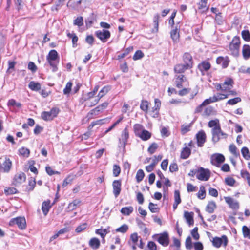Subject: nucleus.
<instances>
[{"label": "nucleus", "instance_id": "0e129e2a", "mask_svg": "<svg viewBox=\"0 0 250 250\" xmlns=\"http://www.w3.org/2000/svg\"><path fill=\"white\" fill-rule=\"evenodd\" d=\"M190 92V88H185L178 92V94L180 96H183L188 94Z\"/></svg>", "mask_w": 250, "mask_h": 250}, {"label": "nucleus", "instance_id": "7ed1b4c3", "mask_svg": "<svg viewBox=\"0 0 250 250\" xmlns=\"http://www.w3.org/2000/svg\"><path fill=\"white\" fill-rule=\"evenodd\" d=\"M240 44V38L237 36L234 37L229 44V49L234 56H238Z\"/></svg>", "mask_w": 250, "mask_h": 250}, {"label": "nucleus", "instance_id": "20e7f679", "mask_svg": "<svg viewBox=\"0 0 250 250\" xmlns=\"http://www.w3.org/2000/svg\"><path fill=\"white\" fill-rule=\"evenodd\" d=\"M59 112V109L57 107L52 108L50 111H43L41 114L42 118L46 121L52 120Z\"/></svg>", "mask_w": 250, "mask_h": 250}, {"label": "nucleus", "instance_id": "6e6d98bb", "mask_svg": "<svg viewBox=\"0 0 250 250\" xmlns=\"http://www.w3.org/2000/svg\"><path fill=\"white\" fill-rule=\"evenodd\" d=\"M214 96L210 97L208 99H207L202 103V105H207L212 103L216 102Z\"/></svg>", "mask_w": 250, "mask_h": 250}, {"label": "nucleus", "instance_id": "c9c22d12", "mask_svg": "<svg viewBox=\"0 0 250 250\" xmlns=\"http://www.w3.org/2000/svg\"><path fill=\"white\" fill-rule=\"evenodd\" d=\"M208 126L209 127L212 128V129L218 128L221 126L219 123V120L218 119L210 120L208 123Z\"/></svg>", "mask_w": 250, "mask_h": 250}, {"label": "nucleus", "instance_id": "680f3d73", "mask_svg": "<svg viewBox=\"0 0 250 250\" xmlns=\"http://www.w3.org/2000/svg\"><path fill=\"white\" fill-rule=\"evenodd\" d=\"M72 83L71 82H68L65 86V88L63 89V93L64 94H68L71 91Z\"/></svg>", "mask_w": 250, "mask_h": 250}, {"label": "nucleus", "instance_id": "7c9ffc66", "mask_svg": "<svg viewBox=\"0 0 250 250\" xmlns=\"http://www.w3.org/2000/svg\"><path fill=\"white\" fill-rule=\"evenodd\" d=\"M192 214V212L188 211H185L184 212V217L189 226L192 225L194 223Z\"/></svg>", "mask_w": 250, "mask_h": 250}, {"label": "nucleus", "instance_id": "f257e3e1", "mask_svg": "<svg viewBox=\"0 0 250 250\" xmlns=\"http://www.w3.org/2000/svg\"><path fill=\"white\" fill-rule=\"evenodd\" d=\"M46 60L49 65L53 68V71H56L57 66L59 62V57L55 50H51L46 56Z\"/></svg>", "mask_w": 250, "mask_h": 250}, {"label": "nucleus", "instance_id": "2f4dec72", "mask_svg": "<svg viewBox=\"0 0 250 250\" xmlns=\"http://www.w3.org/2000/svg\"><path fill=\"white\" fill-rule=\"evenodd\" d=\"M29 88L33 91H39L41 87V84L38 82L31 81L28 84Z\"/></svg>", "mask_w": 250, "mask_h": 250}, {"label": "nucleus", "instance_id": "cd10ccee", "mask_svg": "<svg viewBox=\"0 0 250 250\" xmlns=\"http://www.w3.org/2000/svg\"><path fill=\"white\" fill-rule=\"evenodd\" d=\"M89 245L93 249H97L100 246V241L97 238H92L89 240Z\"/></svg>", "mask_w": 250, "mask_h": 250}, {"label": "nucleus", "instance_id": "a878e982", "mask_svg": "<svg viewBox=\"0 0 250 250\" xmlns=\"http://www.w3.org/2000/svg\"><path fill=\"white\" fill-rule=\"evenodd\" d=\"M51 206L50 205V201L48 200L43 202L42 206V210L44 215H46L50 209Z\"/></svg>", "mask_w": 250, "mask_h": 250}, {"label": "nucleus", "instance_id": "b1692460", "mask_svg": "<svg viewBox=\"0 0 250 250\" xmlns=\"http://www.w3.org/2000/svg\"><path fill=\"white\" fill-rule=\"evenodd\" d=\"M103 110V108L99 105L88 112L87 115V117L88 119H91L93 118L94 116L98 115L99 113L102 112Z\"/></svg>", "mask_w": 250, "mask_h": 250}, {"label": "nucleus", "instance_id": "2eb2a0df", "mask_svg": "<svg viewBox=\"0 0 250 250\" xmlns=\"http://www.w3.org/2000/svg\"><path fill=\"white\" fill-rule=\"evenodd\" d=\"M196 138L198 146L199 147L203 146L206 139V135L205 132L203 130L200 131L196 134Z\"/></svg>", "mask_w": 250, "mask_h": 250}, {"label": "nucleus", "instance_id": "8fccbe9b", "mask_svg": "<svg viewBox=\"0 0 250 250\" xmlns=\"http://www.w3.org/2000/svg\"><path fill=\"white\" fill-rule=\"evenodd\" d=\"M158 147V145L156 143L151 144L148 148V152L150 154H153Z\"/></svg>", "mask_w": 250, "mask_h": 250}, {"label": "nucleus", "instance_id": "ea45409f", "mask_svg": "<svg viewBox=\"0 0 250 250\" xmlns=\"http://www.w3.org/2000/svg\"><path fill=\"white\" fill-rule=\"evenodd\" d=\"M213 96L215 97V99H216V102H217L219 101L227 98L229 96V94L218 93H217L216 95H213Z\"/></svg>", "mask_w": 250, "mask_h": 250}, {"label": "nucleus", "instance_id": "6e6552de", "mask_svg": "<svg viewBox=\"0 0 250 250\" xmlns=\"http://www.w3.org/2000/svg\"><path fill=\"white\" fill-rule=\"evenodd\" d=\"M228 242V238L226 235H223L221 238L215 237L212 241L213 246L216 248H219L222 245L226 247Z\"/></svg>", "mask_w": 250, "mask_h": 250}, {"label": "nucleus", "instance_id": "3c124183", "mask_svg": "<svg viewBox=\"0 0 250 250\" xmlns=\"http://www.w3.org/2000/svg\"><path fill=\"white\" fill-rule=\"evenodd\" d=\"M241 99L240 97H236L231 99L229 100L227 102V104L229 105H233L234 104H236L238 103L239 102H241Z\"/></svg>", "mask_w": 250, "mask_h": 250}, {"label": "nucleus", "instance_id": "c756f323", "mask_svg": "<svg viewBox=\"0 0 250 250\" xmlns=\"http://www.w3.org/2000/svg\"><path fill=\"white\" fill-rule=\"evenodd\" d=\"M242 54L244 58L247 60L250 58V46L248 45H244L243 47Z\"/></svg>", "mask_w": 250, "mask_h": 250}, {"label": "nucleus", "instance_id": "49530a36", "mask_svg": "<svg viewBox=\"0 0 250 250\" xmlns=\"http://www.w3.org/2000/svg\"><path fill=\"white\" fill-rule=\"evenodd\" d=\"M159 18H160V16L159 14H156L154 17L153 23H154V29H153V32H154V30H155V32H157L158 31Z\"/></svg>", "mask_w": 250, "mask_h": 250}, {"label": "nucleus", "instance_id": "bb28decb", "mask_svg": "<svg viewBox=\"0 0 250 250\" xmlns=\"http://www.w3.org/2000/svg\"><path fill=\"white\" fill-rule=\"evenodd\" d=\"M199 70L204 74V72L208 70L210 68V64L207 62H203L198 66Z\"/></svg>", "mask_w": 250, "mask_h": 250}, {"label": "nucleus", "instance_id": "dca6fc26", "mask_svg": "<svg viewBox=\"0 0 250 250\" xmlns=\"http://www.w3.org/2000/svg\"><path fill=\"white\" fill-rule=\"evenodd\" d=\"M129 137V133L127 128H125L122 131L121 137L120 139V143L124 148L125 147Z\"/></svg>", "mask_w": 250, "mask_h": 250}, {"label": "nucleus", "instance_id": "338daca9", "mask_svg": "<svg viewBox=\"0 0 250 250\" xmlns=\"http://www.w3.org/2000/svg\"><path fill=\"white\" fill-rule=\"evenodd\" d=\"M186 248L188 250H190L192 248V241L190 236L187 238L185 242Z\"/></svg>", "mask_w": 250, "mask_h": 250}, {"label": "nucleus", "instance_id": "e2e57ef3", "mask_svg": "<svg viewBox=\"0 0 250 250\" xmlns=\"http://www.w3.org/2000/svg\"><path fill=\"white\" fill-rule=\"evenodd\" d=\"M96 233L100 235L102 238H104L107 233V231L106 229H98L96 230Z\"/></svg>", "mask_w": 250, "mask_h": 250}, {"label": "nucleus", "instance_id": "69168bd1", "mask_svg": "<svg viewBox=\"0 0 250 250\" xmlns=\"http://www.w3.org/2000/svg\"><path fill=\"white\" fill-rule=\"evenodd\" d=\"M229 150L232 154L236 156L239 155V153L237 152V148L234 144H231L229 146Z\"/></svg>", "mask_w": 250, "mask_h": 250}, {"label": "nucleus", "instance_id": "5fc2aeb1", "mask_svg": "<svg viewBox=\"0 0 250 250\" xmlns=\"http://www.w3.org/2000/svg\"><path fill=\"white\" fill-rule=\"evenodd\" d=\"M148 208L151 212L153 213L157 212L159 211V208L157 207V204H154L151 202L149 203Z\"/></svg>", "mask_w": 250, "mask_h": 250}, {"label": "nucleus", "instance_id": "58836bf2", "mask_svg": "<svg viewBox=\"0 0 250 250\" xmlns=\"http://www.w3.org/2000/svg\"><path fill=\"white\" fill-rule=\"evenodd\" d=\"M133 129L134 133L137 136H138L140 133L144 130L143 125L139 124H135L133 126Z\"/></svg>", "mask_w": 250, "mask_h": 250}, {"label": "nucleus", "instance_id": "ddd939ff", "mask_svg": "<svg viewBox=\"0 0 250 250\" xmlns=\"http://www.w3.org/2000/svg\"><path fill=\"white\" fill-rule=\"evenodd\" d=\"M109 90V88L108 87L104 86L103 87L99 92L97 96L98 98L95 99L94 102L89 105V106L91 107L96 104L99 102V100L104 96L108 92Z\"/></svg>", "mask_w": 250, "mask_h": 250}, {"label": "nucleus", "instance_id": "37998d69", "mask_svg": "<svg viewBox=\"0 0 250 250\" xmlns=\"http://www.w3.org/2000/svg\"><path fill=\"white\" fill-rule=\"evenodd\" d=\"M81 1H68L67 6L72 9H76L78 6L80 4Z\"/></svg>", "mask_w": 250, "mask_h": 250}, {"label": "nucleus", "instance_id": "f8f14e48", "mask_svg": "<svg viewBox=\"0 0 250 250\" xmlns=\"http://www.w3.org/2000/svg\"><path fill=\"white\" fill-rule=\"evenodd\" d=\"M113 193L115 197H117L121 191V181L120 180H114L112 183Z\"/></svg>", "mask_w": 250, "mask_h": 250}, {"label": "nucleus", "instance_id": "4d7b16f0", "mask_svg": "<svg viewBox=\"0 0 250 250\" xmlns=\"http://www.w3.org/2000/svg\"><path fill=\"white\" fill-rule=\"evenodd\" d=\"M242 231L244 237H248L250 239V229L247 226H244L242 228Z\"/></svg>", "mask_w": 250, "mask_h": 250}, {"label": "nucleus", "instance_id": "f704fd0d", "mask_svg": "<svg viewBox=\"0 0 250 250\" xmlns=\"http://www.w3.org/2000/svg\"><path fill=\"white\" fill-rule=\"evenodd\" d=\"M216 208V205L213 201L209 202L207 205L206 210L209 213H212L214 212V209Z\"/></svg>", "mask_w": 250, "mask_h": 250}, {"label": "nucleus", "instance_id": "72a5a7b5", "mask_svg": "<svg viewBox=\"0 0 250 250\" xmlns=\"http://www.w3.org/2000/svg\"><path fill=\"white\" fill-rule=\"evenodd\" d=\"M190 154V149L186 146L183 149L181 153V158L183 159H187L189 156Z\"/></svg>", "mask_w": 250, "mask_h": 250}, {"label": "nucleus", "instance_id": "5701e85b", "mask_svg": "<svg viewBox=\"0 0 250 250\" xmlns=\"http://www.w3.org/2000/svg\"><path fill=\"white\" fill-rule=\"evenodd\" d=\"M190 68L184 64L178 63L175 65L174 71L176 73H183Z\"/></svg>", "mask_w": 250, "mask_h": 250}, {"label": "nucleus", "instance_id": "09e8293b", "mask_svg": "<svg viewBox=\"0 0 250 250\" xmlns=\"http://www.w3.org/2000/svg\"><path fill=\"white\" fill-rule=\"evenodd\" d=\"M197 196L200 199H204L205 198L206 191L204 186L200 187V190L197 194Z\"/></svg>", "mask_w": 250, "mask_h": 250}, {"label": "nucleus", "instance_id": "aec40b11", "mask_svg": "<svg viewBox=\"0 0 250 250\" xmlns=\"http://www.w3.org/2000/svg\"><path fill=\"white\" fill-rule=\"evenodd\" d=\"M71 230V228L70 227H66L64 228L61 229L60 230L57 231L56 233L54 234L52 237L50 238V241H52L54 239H56L60 235L65 234L68 232H69Z\"/></svg>", "mask_w": 250, "mask_h": 250}, {"label": "nucleus", "instance_id": "f3484780", "mask_svg": "<svg viewBox=\"0 0 250 250\" xmlns=\"http://www.w3.org/2000/svg\"><path fill=\"white\" fill-rule=\"evenodd\" d=\"M226 202L229 205V207L232 209H238L239 208V204L238 201L234 200L230 197H225Z\"/></svg>", "mask_w": 250, "mask_h": 250}, {"label": "nucleus", "instance_id": "774afa93", "mask_svg": "<svg viewBox=\"0 0 250 250\" xmlns=\"http://www.w3.org/2000/svg\"><path fill=\"white\" fill-rule=\"evenodd\" d=\"M225 183L227 185L233 186L235 183V180L232 177H227L225 179Z\"/></svg>", "mask_w": 250, "mask_h": 250}, {"label": "nucleus", "instance_id": "4c0bfd02", "mask_svg": "<svg viewBox=\"0 0 250 250\" xmlns=\"http://www.w3.org/2000/svg\"><path fill=\"white\" fill-rule=\"evenodd\" d=\"M171 37L174 42H177L179 37L178 29L176 27L172 29L170 32Z\"/></svg>", "mask_w": 250, "mask_h": 250}, {"label": "nucleus", "instance_id": "bf43d9fd", "mask_svg": "<svg viewBox=\"0 0 250 250\" xmlns=\"http://www.w3.org/2000/svg\"><path fill=\"white\" fill-rule=\"evenodd\" d=\"M242 37L246 41L250 40V34L248 30H243L242 31Z\"/></svg>", "mask_w": 250, "mask_h": 250}, {"label": "nucleus", "instance_id": "de8ad7c7", "mask_svg": "<svg viewBox=\"0 0 250 250\" xmlns=\"http://www.w3.org/2000/svg\"><path fill=\"white\" fill-rule=\"evenodd\" d=\"M20 154L26 157H28L30 154V150L24 147H22L19 150Z\"/></svg>", "mask_w": 250, "mask_h": 250}, {"label": "nucleus", "instance_id": "a19ab883", "mask_svg": "<svg viewBox=\"0 0 250 250\" xmlns=\"http://www.w3.org/2000/svg\"><path fill=\"white\" fill-rule=\"evenodd\" d=\"M145 174L142 169H139L137 171L136 175V181L138 183L142 181L144 177Z\"/></svg>", "mask_w": 250, "mask_h": 250}, {"label": "nucleus", "instance_id": "9d476101", "mask_svg": "<svg viewBox=\"0 0 250 250\" xmlns=\"http://www.w3.org/2000/svg\"><path fill=\"white\" fill-rule=\"evenodd\" d=\"M182 60L184 64L190 69L193 67L192 57L190 54L188 52L185 53L183 55Z\"/></svg>", "mask_w": 250, "mask_h": 250}, {"label": "nucleus", "instance_id": "423d86ee", "mask_svg": "<svg viewBox=\"0 0 250 250\" xmlns=\"http://www.w3.org/2000/svg\"><path fill=\"white\" fill-rule=\"evenodd\" d=\"M10 225L14 224L17 225L18 228L21 230L24 229L26 228V220L24 217H18L12 219L9 222Z\"/></svg>", "mask_w": 250, "mask_h": 250}, {"label": "nucleus", "instance_id": "603ef678", "mask_svg": "<svg viewBox=\"0 0 250 250\" xmlns=\"http://www.w3.org/2000/svg\"><path fill=\"white\" fill-rule=\"evenodd\" d=\"M67 35L69 38H72L73 46V47H75V44H76V43L78 40V37L74 33L71 34L70 33H68Z\"/></svg>", "mask_w": 250, "mask_h": 250}, {"label": "nucleus", "instance_id": "1a4fd4ad", "mask_svg": "<svg viewBox=\"0 0 250 250\" xmlns=\"http://www.w3.org/2000/svg\"><path fill=\"white\" fill-rule=\"evenodd\" d=\"M225 157L221 154H215L211 157V163L213 165L219 167L225 161Z\"/></svg>", "mask_w": 250, "mask_h": 250}, {"label": "nucleus", "instance_id": "a211bd4d", "mask_svg": "<svg viewBox=\"0 0 250 250\" xmlns=\"http://www.w3.org/2000/svg\"><path fill=\"white\" fill-rule=\"evenodd\" d=\"M12 167V162L9 158H5V161L1 165V170L3 172L8 173L11 169Z\"/></svg>", "mask_w": 250, "mask_h": 250}, {"label": "nucleus", "instance_id": "412c9836", "mask_svg": "<svg viewBox=\"0 0 250 250\" xmlns=\"http://www.w3.org/2000/svg\"><path fill=\"white\" fill-rule=\"evenodd\" d=\"M175 79L176 86L179 88H182L183 86L182 83L187 81L186 78L183 74L175 75Z\"/></svg>", "mask_w": 250, "mask_h": 250}, {"label": "nucleus", "instance_id": "9b49d317", "mask_svg": "<svg viewBox=\"0 0 250 250\" xmlns=\"http://www.w3.org/2000/svg\"><path fill=\"white\" fill-rule=\"evenodd\" d=\"M223 91L226 92L231 89L233 86L234 81L231 78H227L225 81L222 83Z\"/></svg>", "mask_w": 250, "mask_h": 250}, {"label": "nucleus", "instance_id": "c03bdc74", "mask_svg": "<svg viewBox=\"0 0 250 250\" xmlns=\"http://www.w3.org/2000/svg\"><path fill=\"white\" fill-rule=\"evenodd\" d=\"M128 229V226L126 224H123L120 227L117 228L115 229L116 232H121L122 233H125Z\"/></svg>", "mask_w": 250, "mask_h": 250}, {"label": "nucleus", "instance_id": "a18cd8bd", "mask_svg": "<svg viewBox=\"0 0 250 250\" xmlns=\"http://www.w3.org/2000/svg\"><path fill=\"white\" fill-rule=\"evenodd\" d=\"M149 103L146 100H143L140 104V108L145 112H147L148 108Z\"/></svg>", "mask_w": 250, "mask_h": 250}, {"label": "nucleus", "instance_id": "4468645a", "mask_svg": "<svg viewBox=\"0 0 250 250\" xmlns=\"http://www.w3.org/2000/svg\"><path fill=\"white\" fill-rule=\"evenodd\" d=\"M26 179V176L24 173L21 172L16 174L14 178L13 184L17 186L23 183Z\"/></svg>", "mask_w": 250, "mask_h": 250}, {"label": "nucleus", "instance_id": "f03ea898", "mask_svg": "<svg viewBox=\"0 0 250 250\" xmlns=\"http://www.w3.org/2000/svg\"><path fill=\"white\" fill-rule=\"evenodd\" d=\"M212 141L213 143L218 142L221 139H226L228 137V134L223 132L221 126L211 129Z\"/></svg>", "mask_w": 250, "mask_h": 250}, {"label": "nucleus", "instance_id": "393cba45", "mask_svg": "<svg viewBox=\"0 0 250 250\" xmlns=\"http://www.w3.org/2000/svg\"><path fill=\"white\" fill-rule=\"evenodd\" d=\"M155 105L152 108V111L154 113L153 117H157L159 115V110L160 108L161 103L159 99H155L154 100Z\"/></svg>", "mask_w": 250, "mask_h": 250}, {"label": "nucleus", "instance_id": "6ab92c4d", "mask_svg": "<svg viewBox=\"0 0 250 250\" xmlns=\"http://www.w3.org/2000/svg\"><path fill=\"white\" fill-rule=\"evenodd\" d=\"M157 241L163 246H167L169 244L168 234L167 232L161 234L158 238Z\"/></svg>", "mask_w": 250, "mask_h": 250}, {"label": "nucleus", "instance_id": "79ce46f5", "mask_svg": "<svg viewBox=\"0 0 250 250\" xmlns=\"http://www.w3.org/2000/svg\"><path fill=\"white\" fill-rule=\"evenodd\" d=\"M241 153L243 156V157L249 160L250 159V155L249 153V150L247 147H243L241 149Z\"/></svg>", "mask_w": 250, "mask_h": 250}, {"label": "nucleus", "instance_id": "0eeeda50", "mask_svg": "<svg viewBox=\"0 0 250 250\" xmlns=\"http://www.w3.org/2000/svg\"><path fill=\"white\" fill-rule=\"evenodd\" d=\"M95 34L103 42H105L110 37V32L105 29L97 30L95 32Z\"/></svg>", "mask_w": 250, "mask_h": 250}, {"label": "nucleus", "instance_id": "864d4df0", "mask_svg": "<svg viewBox=\"0 0 250 250\" xmlns=\"http://www.w3.org/2000/svg\"><path fill=\"white\" fill-rule=\"evenodd\" d=\"M75 25H77L79 27L82 26L83 24V18L81 16L77 17L73 22Z\"/></svg>", "mask_w": 250, "mask_h": 250}, {"label": "nucleus", "instance_id": "052dcab7", "mask_svg": "<svg viewBox=\"0 0 250 250\" xmlns=\"http://www.w3.org/2000/svg\"><path fill=\"white\" fill-rule=\"evenodd\" d=\"M144 57V54L141 50H137L134 54L133 59L134 60H137L141 59Z\"/></svg>", "mask_w": 250, "mask_h": 250}, {"label": "nucleus", "instance_id": "39448f33", "mask_svg": "<svg viewBox=\"0 0 250 250\" xmlns=\"http://www.w3.org/2000/svg\"><path fill=\"white\" fill-rule=\"evenodd\" d=\"M210 176V171L208 169H205L200 167L197 170L196 177L198 179L206 181H208Z\"/></svg>", "mask_w": 250, "mask_h": 250}, {"label": "nucleus", "instance_id": "13d9d810", "mask_svg": "<svg viewBox=\"0 0 250 250\" xmlns=\"http://www.w3.org/2000/svg\"><path fill=\"white\" fill-rule=\"evenodd\" d=\"M121 168L119 166L114 165L113 168V174L115 177H117L120 173Z\"/></svg>", "mask_w": 250, "mask_h": 250}, {"label": "nucleus", "instance_id": "c85d7f7f", "mask_svg": "<svg viewBox=\"0 0 250 250\" xmlns=\"http://www.w3.org/2000/svg\"><path fill=\"white\" fill-rule=\"evenodd\" d=\"M138 137L140 138L143 141H146L151 138V133L148 131L144 129L142 132L140 133Z\"/></svg>", "mask_w": 250, "mask_h": 250}, {"label": "nucleus", "instance_id": "e433bc0d", "mask_svg": "<svg viewBox=\"0 0 250 250\" xmlns=\"http://www.w3.org/2000/svg\"><path fill=\"white\" fill-rule=\"evenodd\" d=\"M108 118H104L102 119L98 120L96 121L92 122L89 125L90 128L93 127L96 125H101L106 123V121H108Z\"/></svg>", "mask_w": 250, "mask_h": 250}, {"label": "nucleus", "instance_id": "4be33fe9", "mask_svg": "<svg viewBox=\"0 0 250 250\" xmlns=\"http://www.w3.org/2000/svg\"><path fill=\"white\" fill-rule=\"evenodd\" d=\"M229 60L227 57H218L216 59V62L218 64H220L224 68L228 67L229 63Z\"/></svg>", "mask_w": 250, "mask_h": 250}, {"label": "nucleus", "instance_id": "473e14b6", "mask_svg": "<svg viewBox=\"0 0 250 250\" xmlns=\"http://www.w3.org/2000/svg\"><path fill=\"white\" fill-rule=\"evenodd\" d=\"M121 213L125 216H128L133 211V208L132 206L122 208L120 210Z\"/></svg>", "mask_w": 250, "mask_h": 250}]
</instances>
